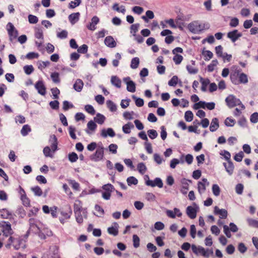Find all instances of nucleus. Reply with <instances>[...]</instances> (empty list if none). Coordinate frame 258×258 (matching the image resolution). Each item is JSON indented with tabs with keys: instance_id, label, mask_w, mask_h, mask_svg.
I'll use <instances>...</instances> for the list:
<instances>
[{
	"instance_id": "nucleus-47",
	"label": "nucleus",
	"mask_w": 258,
	"mask_h": 258,
	"mask_svg": "<svg viewBox=\"0 0 258 258\" xmlns=\"http://www.w3.org/2000/svg\"><path fill=\"white\" fill-rule=\"evenodd\" d=\"M23 70L25 74L30 75L34 71V68L32 65H26L23 67Z\"/></svg>"
},
{
	"instance_id": "nucleus-12",
	"label": "nucleus",
	"mask_w": 258,
	"mask_h": 258,
	"mask_svg": "<svg viewBox=\"0 0 258 258\" xmlns=\"http://www.w3.org/2000/svg\"><path fill=\"white\" fill-rule=\"evenodd\" d=\"M123 80L126 84V89L128 92L134 93L136 91V84L131 80L130 77L124 78Z\"/></svg>"
},
{
	"instance_id": "nucleus-62",
	"label": "nucleus",
	"mask_w": 258,
	"mask_h": 258,
	"mask_svg": "<svg viewBox=\"0 0 258 258\" xmlns=\"http://www.w3.org/2000/svg\"><path fill=\"white\" fill-rule=\"evenodd\" d=\"M43 153L45 157H52V154H51V149L49 147L46 146L43 149Z\"/></svg>"
},
{
	"instance_id": "nucleus-55",
	"label": "nucleus",
	"mask_w": 258,
	"mask_h": 258,
	"mask_svg": "<svg viewBox=\"0 0 258 258\" xmlns=\"http://www.w3.org/2000/svg\"><path fill=\"white\" fill-rule=\"evenodd\" d=\"M69 159L71 162H75L78 159V155L75 152L70 153L69 154Z\"/></svg>"
},
{
	"instance_id": "nucleus-26",
	"label": "nucleus",
	"mask_w": 258,
	"mask_h": 258,
	"mask_svg": "<svg viewBox=\"0 0 258 258\" xmlns=\"http://www.w3.org/2000/svg\"><path fill=\"white\" fill-rule=\"evenodd\" d=\"M84 83L83 81L80 79L76 80L73 85L74 89L77 92H81L83 89Z\"/></svg>"
},
{
	"instance_id": "nucleus-54",
	"label": "nucleus",
	"mask_w": 258,
	"mask_h": 258,
	"mask_svg": "<svg viewBox=\"0 0 258 258\" xmlns=\"http://www.w3.org/2000/svg\"><path fill=\"white\" fill-rule=\"evenodd\" d=\"M212 191L215 196H218L220 193L219 186L216 184H213L212 186Z\"/></svg>"
},
{
	"instance_id": "nucleus-6",
	"label": "nucleus",
	"mask_w": 258,
	"mask_h": 258,
	"mask_svg": "<svg viewBox=\"0 0 258 258\" xmlns=\"http://www.w3.org/2000/svg\"><path fill=\"white\" fill-rule=\"evenodd\" d=\"M7 29L10 37V40L11 41L18 37V32L12 23L9 22L8 23L7 25Z\"/></svg>"
},
{
	"instance_id": "nucleus-59",
	"label": "nucleus",
	"mask_w": 258,
	"mask_h": 258,
	"mask_svg": "<svg viewBox=\"0 0 258 258\" xmlns=\"http://www.w3.org/2000/svg\"><path fill=\"white\" fill-rule=\"evenodd\" d=\"M148 134L149 137L151 139H155L157 137V136H158V133L156 132V131L155 130H148Z\"/></svg>"
},
{
	"instance_id": "nucleus-23",
	"label": "nucleus",
	"mask_w": 258,
	"mask_h": 258,
	"mask_svg": "<svg viewBox=\"0 0 258 258\" xmlns=\"http://www.w3.org/2000/svg\"><path fill=\"white\" fill-rule=\"evenodd\" d=\"M186 214L190 219H195L197 216L196 210L191 206H188L186 208Z\"/></svg>"
},
{
	"instance_id": "nucleus-49",
	"label": "nucleus",
	"mask_w": 258,
	"mask_h": 258,
	"mask_svg": "<svg viewBox=\"0 0 258 258\" xmlns=\"http://www.w3.org/2000/svg\"><path fill=\"white\" fill-rule=\"evenodd\" d=\"M127 184L129 186L132 185V184L137 185L138 184V181L137 178H136L134 176H130L127 178L126 180Z\"/></svg>"
},
{
	"instance_id": "nucleus-17",
	"label": "nucleus",
	"mask_w": 258,
	"mask_h": 258,
	"mask_svg": "<svg viewBox=\"0 0 258 258\" xmlns=\"http://www.w3.org/2000/svg\"><path fill=\"white\" fill-rule=\"evenodd\" d=\"M97 126V124L94 121L90 120L87 123V128L85 131L88 134H91L93 132H95Z\"/></svg>"
},
{
	"instance_id": "nucleus-37",
	"label": "nucleus",
	"mask_w": 258,
	"mask_h": 258,
	"mask_svg": "<svg viewBox=\"0 0 258 258\" xmlns=\"http://www.w3.org/2000/svg\"><path fill=\"white\" fill-rule=\"evenodd\" d=\"M154 17V15L152 11L148 10L146 12V16H143L142 18L146 22H148V19H152Z\"/></svg>"
},
{
	"instance_id": "nucleus-61",
	"label": "nucleus",
	"mask_w": 258,
	"mask_h": 258,
	"mask_svg": "<svg viewBox=\"0 0 258 258\" xmlns=\"http://www.w3.org/2000/svg\"><path fill=\"white\" fill-rule=\"evenodd\" d=\"M182 59L183 57L181 55L179 54H175L173 58V60L176 64H180Z\"/></svg>"
},
{
	"instance_id": "nucleus-28",
	"label": "nucleus",
	"mask_w": 258,
	"mask_h": 258,
	"mask_svg": "<svg viewBox=\"0 0 258 258\" xmlns=\"http://www.w3.org/2000/svg\"><path fill=\"white\" fill-rule=\"evenodd\" d=\"M188 181H190V180H187L185 178L181 180L182 188L180 190V191L184 195L187 194V190L188 189Z\"/></svg>"
},
{
	"instance_id": "nucleus-48",
	"label": "nucleus",
	"mask_w": 258,
	"mask_h": 258,
	"mask_svg": "<svg viewBox=\"0 0 258 258\" xmlns=\"http://www.w3.org/2000/svg\"><path fill=\"white\" fill-rule=\"evenodd\" d=\"M194 115L191 111H186L185 112L184 118L186 121L190 122L193 119Z\"/></svg>"
},
{
	"instance_id": "nucleus-35",
	"label": "nucleus",
	"mask_w": 258,
	"mask_h": 258,
	"mask_svg": "<svg viewBox=\"0 0 258 258\" xmlns=\"http://www.w3.org/2000/svg\"><path fill=\"white\" fill-rule=\"evenodd\" d=\"M106 105L110 111L111 112H115L117 110V106L116 104L111 100H107L106 101Z\"/></svg>"
},
{
	"instance_id": "nucleus-9",
	"label": "nucleus",
	"mask_w": 258,
	"mask_h": 258,
	"mask_svg": "<svg viewBox=\"0 0 258 258\" xmlns=\"http://www.w3.org/2000/svg\"><path fill=\"white\" fill-rule=\"evenodd\" d=\"M238 230L237 226L233 223H230L229 224V227L227 225L223 226V231L225 235L228 237L231 236V231L233 232H236Z\"/></svg>"
},
{
	"instance_id": "nucleus-19",
	"label": "nucleus",
	"mask_w": 258,
	"mask_h": 258,
	"mask_svg": "<svg viewBox=\"0 0 258 258\" xmlns=\"http://www.w3.org/2000/svg\"><path fill=\"white\" fill-rule=\"evenodd\" d=\"M49 142L51 143L50 147L53 152L57 149V140L56 136L53 135L50 136Z\"/></svg>"
},
{
	"instance_id": "nucleus-11",
	"label": "nucleus",
	"mask_w": 258,
	"mask_h": 258,
	"mask_svg": "<svg viewBox=\"0 0 258 258\" xmlns=\"http://www.w3.org/2000/svg\"><path fill=\"white\" fill-rule=\"evenodd\" d=\"M48 258H60L59 255L58 246L52 245L49 247Z\"/></svg>"
},
{
	"instance_id": "nucleus-34",
	"label": "nucleus",
	"mask_w": 258,
	"mask_h": 258,
	"mask_svg": "<svg viewBox=\"0 0 258 258\" xmlns=\"http://www.w3.org/2000/svg\"><path fill=\"white\" fill-rule=\"evenodd\" d=\"M134 127L133 124L132 122H128L122 126V131L125 134H130L131 133V129Z\"/></svg>"
},
{
	"instance_id": "nucleus-43",
	"label": "nucleus",
	"mask_w": 258,
	"mask_h": 258,
	"mask_svg": "<svg viewBox=\"0 0 258 258\" xmlns=\"http://www.w3.org/2000/svg\"><path fill=\"white\" fill-rule=\"evenodd\" d=\"M137 169L139 172L142 174H144L146 170L147 167L144 163H140L137 165Z\"/></svg>"
},
{
	"instance_id": "nucleus-1",
	"label": "nucleus",
	"mask_w": 258,
	"mask_h": 258,
	"mask_svg": "<svg viewBox=\"0 0 258 258\" xmlns=\"http://www.w3.org/2000/svg\"><path fill=\"white\" fill-rule=\"evenodd\" d=\"M13 234L14 231L9 222L2 221L0 223V235H2L6 238L9 237V242H13L15 240Z\"/></svg>"
},
{
	"instance_id": "nucleus-45",
	"label": "nucleus",
	"mask_w": 258,
	"mask_h": 258,
	"mask_svg": "<svg viewBox=\"0 0 258 258\" xmlns=\"http://www.w3.org/2000/svg\"><path fill=\"white\" fill-rule=\"evenodd\" d=\"M140 60L138 57H134L132 59L131 67L133 69H137L139 64Z\"/></svg>"
},
{
	"instance_id": "nucleus-31",
	"label": "nucleus",
	"mask_w": 258,
	"mask_h": 258,
	"mask_svg": "<svg viewBox=\"0 0 258 258\" xmlns=\"http://www.w3.org/2000/svg\"><path fill=\"white\" fill-rule=\"evenodd\" d=\"M79 210H77V208L75 207V214L76 221L78 223L81 224L83 222V219L81 214V209H79Z\"/></svg>"
},
{
	"instance_id": "nucleus-10",
	"label": "nucleus",
	"mask_w": 258,
	"mask_h": 258,
	"mask_svg": "<svg viewBox=\"0 0 258 258\" xmlns=\"http://www.w3.org/2000/svg\"><path fill=\"white\" fill-rule=\"evenodd\" d=\"M242 35V33L236 29L230 31L227 33V37L229 38L232 42H236Z\"/></svg>"
},
{
	"instance_id": "nucleus-46",
	"label": "nucleus",
	"mask_w": 258,
	"mask_h": 258,
	"mask_svg": "<svg viewBox=\"0 0 258 258\" xmlns=\"http://www.w3.org/2000/svg\"><path fill=\"white\" fill-rule=\"evenodd\" d=\"M35 37L37 39H43V34L42 30L40 28L35 29Z\"/></svg>"
},
{
	"instance_id": "nucleus-33",
	"label": "nucleus",
	"mask_w": 258,
	"mask_h": 258,
	"mask_svg": "<svg viewBox=\"0 0 258 258\" xmlns=\"http://www.w3.org/2000/svg\"><path fill=\"white\" fill-rule=\"evenodd\" d=\"M238 80V84L247 83L248 82L247 75L243 73L239 74Z\"/></svg>"
},
{
	"instance_id": "nucleus-41",
	"label": "nucleus",
	"mask_w": 258,
	"mask_h": 258,
	"mask_svg": "<svg viewBox=\"0 0 258 258\" xmlns=\"http://www.w3.org/2000/svg\"><path fill=\"white\" fill-rule=\"evenodd\" d=\"M235 122L236 121L235 119L229 117H227L224 121V123L227 126H233Z\"/></svg>"
},
{
	"instance_id": "nucleus-5",
	"label": "nucleus",
	"mask_w": 258,
	"mask_h": 258,
	"mask_svg": "<svg viewBox=\"0 0 258 258\" xmlns=\"http://www.w3.org/2000/svg\"><path fill=\"white\" fill-rule=\"evenodd\" d=\"M102 189L104 190L102 194V198L106 200H109L111 192L114 189V186L111 184L108 183L103 185Z\"/></svg>"
},
{
	"instance_id": "nucleus-14",
	"label": "nucleus",
	"mask_w": 258,
	"mask_h": 258,
	"mask_svg": "<svg viewBox=\"0 0 258 258\" xmlns=\"http://www.w3.org/2000/svg\"><path fill=\"white\" fill-rule=\"evenodd\" d=\"M214 213L215 215L219 216L220 219H225L227 217V211L224 209H220L217 206L214 207Z\"/></svg>"
},
{
	"instance_id": "nucleus-29",
	"label": "nucleus",
	"mask_w": 258,
	"mask_h": 258,
	"mask_svg": "<svg viewBox=\"0 0 258 258\" xmlns=\"http://www.w3.org/2000/svg\"><path fill=\"white\" fill-rule=\"evenodd\" d=\"M111 82L112 85L118 88H120L121 86V80L116 76H112L111 78Z\"/></svg>"
},
{
	"instance_id": "nucleus-57",
	"label": "nucleus",
	"mask_w": 258,
	"mask_h": 258,
	"mask_svg": "<svg viewBox=\"0 0 258 258\" xmlns=\"http://www.w3.org/2000/svg\"><path fill=\"white\" fill-rule=\"evenodd\" d=\"M248 225L250 226L258 228V221L253 219H248L247 220Z\"/></svg>"
},
{
	"instance_id": "nucleus-18",
	"label": "nucleus",
	"mask_w": 258,
	"mask_h": 258,
	"mask_svg": "<svg viewBox=\"0 0 258 258\" xmlns=\"http://www.w3.org/2000/svg\"><path fill=\"white\" fill-rule=\"evenodd\" d=\"M223 164L227 173L230 175H231L233 173L234 169V166L232 161H228L227 163H223Z\"/></svg>"
},
{
	"instance_id": "nucleus-21",
	"label": "nucleus",
	"mask_w": 258,
	"mask_h": 258,
	"mask_svg": "<svg viewBox=\"0 0 258 258\" xmlns=\"http://www.w3.org/2000/svg\"><path fill=\"white\" fill-rule=\"evenodd\" d=\"M0 216L3 219H11L13 217L11 212L7 209L0 210Z\"/></svg>"
},
{
	"instance_id": "nucleus-20",
	"label": "nucleus",
	"mask_w": 258,
	"mask_h": 258,
	"mask_svg": "<svg viewBox=\"0 0 258 258\" xmlns=\"http://www.w3.org/2000/svg\"><path fill=\"white\" fill-rule=\"evenodd\" d=\"M101 135L104 138H106L107 136L111 137L115 136V134L111 128H108L107 130L102 129L101 133Z\"/></svg>"
},
{
	"instance_id": "nucleus-2",
	"label": "nucleus",
	"mask_w": 258,
	"mask_h": 258,
	"mask_svg": "<svg viewBox=\"0 0 258 258\" xmlns=\"http://www.w3.org/2000/svg\"><path fill=\"white\" fill-rule=\"evenodd\" d=\"M191 248L192 252L197 255H202L205 257H209L210 255L213 254L214 251L212 247L205 248L202 246H197L195 244H192Z\"/></svg>"
},
{
	"instance_id": "nucleus-63",
	"label": "nucleus",
	"mask_w": 258,
	"mask_h": 258,
	"mask_svg": "<svg viewBox=\"0 0 258 258\" xmlns=\"http://www.w3.org/2000/svg\"><path fill=\"white\" fill-rule=\"evenodd\" d=\"M28 21L30 24H36L38 21V18L33 15H29L28 16Z\"/></svg>"
},
{
	"instance_id": "nucleus-40",
	"label": "nucleus",
	"mask_w": 258,
	"mask_h": 258,
	"mask_svg": "<svg viewBox=\"0 0 258 258\" xmlns=\"http://www.w3.org/2000/svg\"><path fill=\"white\" fill-rule=\"evenodd\" d=\"M68 182L72 185V188L76 190H80V184L75 180L69 179Z\"/></svg>"
},
{
	"instance_id": "nucleus-38",
	"label": "nucleus",
	"mask_w": 258,
	"mask_h": 258,
	"mask_svg": "<svg viewBox=\"0 0 258 258\" xmlns=\"http://www.w3.org/2000/svg\"><path fill=\"white\" fill-rule=\"evenodd\" d=\"M202 54L204 55V59L206 61L209 60L213 56V53L210 50L203 51Z\"/></svg>"
},
{
	"instance_id": "nucleus-60",
	"label": "nucleus",
	"mask_w": 258,
	"mask_h": 258,
	"mask_svg": "<svg viewBox=\"0 0 258 258\" xmlns=\"http://www.w3.org/2000/svg\"><path fill=\"white\" fill-rule=\"evenodd\" d=\"M81 0H75L71 1L69 4V8L70 9H74L80 5Z\"/></svg>"
},
{
	"instance_id": "nucleus-3",
	"label": "nucleus",
	"mask_w": 258,
	"mask_h": 258,
	"mask_svg": "<svg viewBox=\"0 0 258 258\" xmlns=\"http://www.w3.org/2000/svg\"><path fill=\"white\" fill-rule=\"evenodd\" d=\"M227 105L230 108L238 105L241 110L245 109L244 105L241 103L239 99L236 98L232 95H229L225 99Z\"/></svg>"
},
{
	"instance_id": "nucleus-25",
	"label": "nucleus",
	"mask_w": 258,
	"mask_h": 258,
	"mask_svg": "<svg viewBox=\"0 0 258 258\" xmlns=\"http://www.w3.org/2000/svg\"><path fill=\"white\" fill-rule=\"evenodd\" d=\"M203 182L199 181L198 184V188L199 192L201 194L204 192L206 190L205 183H207V185H209V182L206 178H203L202 179Z\"/></svg>"
},
{
	"instance_id": "nucleus-22",
	"label": "nucleus",
	"mask_w": 258,
	"mask_h": 258,
	"mask_svg": "<svg viewBox=\"0 0 258 258\" xmlns=\"http://www.w3.org/2000/svg\"><path fill=\"white\" fill-rule=\"evenodd\" d=\"M80 14L79 12L74 13L69 16V20L70 23L74 25L79 20Z\"/></svg>"
},
{
	"instance_id": "nucleus-13",
	"label": "nucleus",
	"mask_w": 258,
	"mask_h": 258,
	"mask_svg": "<svg viewBox=\"0 0 258 258\" xmlns=\"http://www.w3.org/2000/svg\"><path fill=\"white\" fill-rule=\"evenodd\" d=\"M35 88L40 95L44 96L46 94V87L42 80L38 81L35 85Z\"/></svg>"
},
{
	"instance_id": "nucleus-32",
	"label": "nucleus",
	"mask_w": 258,
	"mask_h": 258,
	"mask_svg": "<svg viewBox=\"0 0 258 258\" xmlns=\"http://www.w3.org/2000/svg\"><path fill=\"white\" fill-rule=\"evenodd\" d=\"M72 214V211L71 208H69L68 209L66 210H62L60 212L61 215L66 220L70 218Z\"/></svg>"
},
{
	"instance_id": "nucleus-16",
	"label": "nucleus",
	"mask_w": 258,
	"mask_h": 258,
	"mask_svg": "<svg viewBox=\"0 0 258 258\" xmlns=\"http://www.w3.org/2000/svg\"><path fill=\"white\" fill-rule=\"evenodd\" d=\"M119 225L116 222H114L113 225L107 229L108 232L113 236L117 235L118 233Z\"/></svg>"
},
{
	"instance_id": "nucleus-53",
	"label": "nucleus",
	"mask_w": 258,
	"mask_h": 258,
	"mask_svg": "<svg viewBox=\"0 0 258 258\" xmlns=\"http://www.w3.org/2000/svg\"><path fill=\"white\" fill-rule=\"evenodd\" d=\"M85 109L88 113L91 115H94L95 113V110L94 107L91 105H85Z\"/></svg>"
},
{
	"instance_id": "nucleus-27",
	"label": "nucleus",
	"mask_w": 258,
	"mask_h": 258,
	"mask_svg": "<svg viewBox=\"0 0 258 258\" xmlns=\"http://www.w3.org/2000/svg\"><path fill=\"white\" fill-rule=\"evenodd\" d=\"M239 75V71L236 70L230 74V79L232 83L235 85L238 84V77Z\"/></svg>"
},
{
	"instance_id": "nucleus-7",
	"label": "nucleus",
	"mask_w": 258,
	"mask_h": 258,
	"mask_svg": "<svg viewBox=\"0 0 258 258\" xmlns=\"http://www.w3.org/2000/svg\"><path fill=\"white\" fill-rule=\"evenodd\" d=\"M145 179L146 184L148 186H150L152 187L157 186L159 188L163 187V184L162 180L160 178L157 177L154 180H151L149 179V177L148 175H146Z\"/></svg>"
},
{
	"instance_id": "nucleus-36",
	"label": "nucleus",
	"mask_w": 258,
	"mask_h": 258,
	"mask_svg": "<svg viewBox=\"0 0 258 258\" xmlns=\"http://www.w3.org/2000/svg\"><path fill=\"white\" fill-rule=\"evenodd\" d=\"M31 131V127L28 124H25L23 125L22 127V128L21 130V134L23 136H27L29 133H30Z\"/></svg>"
},
{
	"instance_id": "nucleus-56",
	"label": "nucleus",
	"mask_w": 258,
	"mask_h": 258,
	"mask_svg": "<svg viewBox=\"0 0 258 258\" xmlns=\"http://www.w3.org/2000/svg\"><path fill=\"white\" fill-rule=\"evenodd\" d=\"M133 98L135 99V103L138 107H142L144 105V102L143 99L137 98L135 96H133Z\"/></svg>"
},
{
	"instance_id": "nucleus-24",
	"label": "nucleus",
	"mask_w": 258,
	"mask_h": 258,
	"mask_svg": "<svg viewBox=\"0 0 258 258\" xmlns=\"http://www.w3.org/2000/svg\"><path fill=\"white\" fill-rule=\"evenodd\" d=\"M219 127V120L217 118H214L212 119L210 125V130L212 132H215Z\"/></svg>"
},
{
	"instance_id": "nucleus-4",
	"label": "nucleus",
	"mask_w": 258,
	"mask_h": 258,
	"mask_svg": "<svg viewBox=\"0 0 258 258\" xmlns=\"http://www.w3.org/2000/svg\"><path fill=\"white\" fill-rule=\"evenodd\" d=\"M187 28L191 32L198 33L204 29L205 26L198 21H194L188 25Z\"/></svg>"
},
{
	"instance_id": "nucleus-50",
	"label": "nucleus",
	"mask_w": 258,
	"mask_h": 258,
	"mask_svg": "<svg viewBox=\"0 0 258 258\" xmlns=\"http://www.w3.org/2000/svg\"><path fill=\"white\" fill-rule=\"evenodd\" d=\"M178 82V78L177 76H174L169 81L168 85L170 86H175Z\"/></svg>"
},
{
	"instance_id": "nucleus-64",
	"label": "nucleus",
	"mask_w": 258,
	"mask_h": 258,
	"mask_svg": "<svg viewBox=\"0 0 258 258\" xmlns=\"http://www.w3.org/2000/svg\"><path fill=\"white\" fill-rule=\"evenodd\" d=\"M250 120L252 123H256L258 122V113L254 112L250 117Z\"/></svg>"
},
{
	"instance_id": "nucleus-15",
	"label": "nucleus",
	"mask_w": 258,
	"mask_h": 258,
	"mask_svg": "<svg viewBox=\"0 0 258 258\" xmlns=\"http://www.w3.org/2000/svg\"><path fill=\"white\" fill-rule=\"evenodd\" d=\"M105 44L110 48H114L116 46V42L111 36H107L104 39Z\"/></svg>"
},
{
	"instance_id": "nucleus-8",
	"label": "nucleus",
	"mask_w": 258,
	"mask_h": 258,
	"mask_svg": "<svg viewBox=\"0 0 258 258\" xmlns=\"http://www.w3.org/2000/svg\"><path fill=\"white\" fill-rule=\"evenodd\" d=\"M104 149L102 146L99 147L95 153L90 156V159L95 161H99L102 160L104 156Z\"/></svg>"
},
{
	"instance_id": "nucleus-30",
	"label": "nucleus",
	"mask_w": 258,
	"mask_h": 258,
	"mask_svg": "<svg viewBox=\"0 0 258 258\" xmlns=\"http://www.w3.org/2000/svg\"><path fill=\"white\" fill-rule=\"evenodd\" d=\"M94 121L95 122H96L98 124H102L105 121V117L103 115H102V114H101L100 113H98L96 114V117H95L94 118Z\"/></svg>"
},
{
	"instance_id": "nucleus-51",
	"label": "nucleus",
	"mask_w": 258,
	"mask_h": 258,
	"mask_svg": "<svg viewBox=\"0 0 258 258\" xmlns=\"http://www.w3.org/2000/svg\"><path fill=\"white\" fill-rule=\"evenodd\" d=\"M51 78L53 82L55 83H59L60 82V79L59 74L57 72H54L51 74Z\"/></svg>"
},
{
	"instance_id": "nucleus-44",
	"label": "nucleus",
	"mask_w": 258,
	"mask_h": 258,
	"mask_svg": "<svg viewBox=\"0 0 258 258\" xmlns=\"http://www.w3.org/2000/svg\"><path fill=\"white\" fill-rule=\"evenodd\" d=\"M201 82L202 83L201 90L205 92L207 90V86L210 84V80L208 79L204 80L203 78H201Z\"/></svg>"
},
{
	"instance_id": "nucleus-58",
	"label": "nucleus",
	"mask_w": 258,
	"mask_h": 258,
	"mask_svg": "<svg viewBox=\"0 0 258 258\" xmlns=\"http://www.w3.org/2000/svg\"><path fill=\"white\" fill-rule=\"evenodd\" d=\"M244 157V154L242 151H240L239 153L235 154L234 157V159L237 162H240L242 161Z\"/></svg>"
},
{
	"instance_id": "nucleus-52",
	"label": "nucleus",
	"mask_w": 258,
	"mask_h": 258,
	"mask_svg": "<svg viewBox=\"0 0 258 258\" xmlns=\"http://www.w3.org/2000/svg\"><path fill=\"white\" fill-rule=\"evenodd\" d=\"M21 199L22 201L23 204L25 207H29L30 206V200L27 197L26 195L24 194V195L21 197Z\"/></svg>"
},
{
	"instance_id": "nucleus-39",
	"label": "nucleus",
	"mask_w": 258,
	"mask_h": 258,
	"mask_svg": "<svg viewBox=\"0 0 258 258\" xmlns=\"http://www.w3.org/2000/svg\"><path fill=\"white\" fill-rule=\"evenodd\" d=\"M31 190L36 196L40 197L42 195V190L38 186H35L34 187H31Z\"/></svg>"
},
{
	"instance_id": "nucleus-42",
	"label": "nucleus",
	"mask_w": 258,
	"mask_h": 258,
	"mask_svg": "<svg viewBox=\"0 0 258 258\" xmlns=\"http://www.w3.org/2000/svg\"><path fill=\"white\" fill-rule=\"evenodd\" d=\"M215 51L218 57L225 58V56L223 53V47L221 45L216 46L215 47Z\"/></svg>"
}]
</instances>
